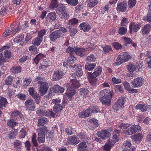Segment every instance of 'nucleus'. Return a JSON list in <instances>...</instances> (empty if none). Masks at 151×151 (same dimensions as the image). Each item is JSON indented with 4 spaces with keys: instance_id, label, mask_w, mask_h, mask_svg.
Instances as JSON below:
<instances>
[{
    "instance_id": "f257e3e1",
    "label": "nucleus",
    "mask_w": 151,
    "mask_h": 151,
    "mask_svg": "<svg viewBox=\"0 0 151 151\" xmlns=\"http://www.w3.org/2000/svg\"><path fill=\"white\" fill-rule=\"evenodd\" d=\"M35 81L40 85L39 88L40 92L42 95H44L48 88V84L44 81L43 78L40 76L36 78Z\"/></svg>"
},
{
    "instance_id": "f03ea898",
    "label": "nucleus",
    "mask_w": 151,
    "mask_h": 151,
    "mask_svg": "<svg viewBox=\"0 0 151 151\" xmlns=\"http://www.w3.org/2000/svg\"><path fill=\"white\" fill-rule=\"evenodd\" d=\"M125 98L124 97L119 98L117 102L113 105V109L114 111H118L121 110L124 107Z\"/></svg>"
},
{
    "instance_id": "7ed1b4c3",
    "label": "nucleus",
    "mask_w": 151,
    "mask_h": 151,
    "mask_svg": "<svg viewBox=\"0 0 151 151\" xmlns=\"http://www.w3.org/2000/svg\"><path fill=\"white\" fill-rule=\"evenodd\" d=\"M52 104H54L53 111L56 113H58L60 111L62 110L63 107L62 105L60 99L59 98L54 99L52 101Z\"/></svg>"
},
{
    "instance_id": "20e7f679",
    "label": "nucleus",
    "mask_w": 151,
    "mask_h": 151,
    "mask_svg": "<svg viewBox=\"0 0 151 151\" xmlns=\"http://www.w3.org/2000/svg\"><path fill=\"white\" fill-rule=\"evenodd\" d=\"M112 128H109L107 129L102 130L97 133L99 137H101L102 140L105 139L110 135V132L113 130Z\"/></svg>"
},
{
    "instance_id": "39448f33",
    "label": "nucleus",
    "mask_w": 151,
    "mask_h": 151,
    "mask_svg": "<svg viewBox=\"0 0 151 151\" xmlns=\"http://www.w3.org/2000/svg\"><path fill=\"white\" fill-rule=\"evenodd\" d=\"M25 104L27 110L30 111L35 110L36 108V105L33 100L28 99L25 101Z\"/></svg>"
},
{
    "instance_id": "423d86ee",
    "label": "nucleus",
    "mask_w": 151,
    "mask_h": 151,
    "mask_svg": "<svg viewBox=\"0 0 151 151\" xmlns=\"http://www.w3.org/2000/svg\"><path fill=\"white\" fill-rule=\"evenodd\" d=\"M144 81V78L141 77L137 78L132 81L131 84L134 88H138L142 85Z\"/></svg>"
},
{
    "instance_id": "0eeeda50",
    "label": "nucleus",
    "mask_w": 151,
    "mask_h": 151,
    "mask_svg": "<svg viewBox=\"0 0 151 151\" xmlns=\"http://www.w3.org/2000/svg\"><path fill=\"white\" fill-rule=\"evenodd\" d=\"M29 92L32 98L35 99L36 103L37 104H39L40 102V97L39 94H37L34 91L33 87H31L29 88Z\"/></svg>"
},
{
    "instance_id": "6e6552de",
    "label": "nucleus",
    "mask_w": 151,
    "mask_h": 151,
    "mask_svg": "<svg viewBox=\"0 0 151 151\" xmlns=\"http://www.w3.org/2000/svg\"><path fill=\"white\" fill-rule=\"evenodd\" d=\"M111 93H110V95H105L101 97L100 99V101L102 104L109 105L111 100Z\"/></svg>"
},
{
    "instance_id": "1a4fd4ad",
    "label": "nucleus",
    "mask_w": 151,
    "mask_h": 151,
    "mask_svg": "<svg viewBox=\"0 0 151 151\" xmlns=\"http://www.w3.org/2000/svg\"><path fill=\"white\" fill-rule=\"evenodd\" d=\"M141 128V127L140 126L134 125L128 129L127 132L128 135H132L135 133L137 131H140Z\"/></svg>"
},
{
    "instance_id": "9d476101",
    "label": "nucleus",
    "mask_w": 151,
    "mask_h": 151,
    "mask_svg": "<svg viewBox=\"0 0 151 151\" xmlns=\"http://www.w3.org/2000/svg\"><path fill=\"white\" fill-rule=\"evenodd\" d=\"M64 75V73L61 70L54 71L52 76V80L53 81H57L61 78Z\"/></svg>"
},
{
    "instance_id": "9b49d317",
    "label": "nucleus",
    "mask_w": 151,
    "mask_h": 151,
    "mask_svg": "<svg viewBox=\"0 0 151 151\" xmlns=\"http://www.w3.org/2000/svg\"><path fill=\"white\" fill-rule=\"evenodd\" d=\"M70 84L68 83L67 85V90L65 95V97L67 96L69 98H71L76 93L74 89L71 87L70 88Z\"/></svg>"
},
{
    "instance_id": "f8f14e48",
    "label": "nucleus",
    "mask_w": 151,
    "mask_h": 151,
    "mask_svg": "<svg viewBox=\"0 0 151 151\" xmlns=\"http://www.w3.org/2000/svg\"><path fill=\"white\" fill-rule=\"evenodd\" d=\"M80 141L78 139L75 135L68 137L67 139L66 144L71 145H76Z\"/></svg>"
},
{
    "instance_id": "ddd939ff",
    "label": "nucleus",
    "mask_w": 151,
    "mask_h": 151,
    "mask_svg": "<svg viewBox=\"0 0 151 151\" xmlns=\"http://www.w3.org/2000/svg\"><path fill=\"white\" fill-rule=\"evenodd\" d=\"M127 6V3L125 1L118 3L116 8V10L118 11L124 12L126 11Z\"/></svg>"
},
{
    "instance_id": "4468645a",
    "label": "nucleus",
    "mask_w": 151,
    "mask_h": 151,
    "mask_svg": "<svg viewBox=\"0 0 151 151\" xmlns=\"http://www.w3.org/2000/svg\"><path fill=\"white\" fill-rule=\"evenodd\" d=\"M127 69L129 72L127 73V76L129 77H133L134 74L133 73L136 69V66L134 65L130 64L127 65Z\"/></svg>"
},
{
    "instance_id": "2eb2a0df",
    "label": "nucleus",
    "mask_w": 151,
    "mask_h": 151,
    "mask_svg": "<svg viewBox=\"0 0 151 151\" xmlns=\"http://www.w3.org/2000/svg\"><path fill=\"white\" fill-rule=\"evenodd\" d=\"M53 91L52 93H62L64 91V88H63L59 86L56 85H54L52 88H50V90Z\"/></svg>"
},
{
    "instance_id": "dca6fc26",
    "label": "nucleus",
    "mask_w": 151,
    "mask_h": 151,
    "mask_svg": "<svg viewBox=\"0 0 151 151\" xmlns=\"http://www.w3.org/2000/svg\"><path fill=\"white\" fill-rule=\"evenodd\" d=\"M13 147L16 151H19L21 150V147L22 145V142L18 140H15L12 143Z\"/></svg>"
},
{
    "instance_id": "f3484780",
    "label": "nucleus",
    "mask_w": 151,
    "mask_h": 151,
    "mask_svg": "<svg viewBox=\"0 0 151 151\" xmlns=\"http://www.w3.org/2000/svg\"><path fill=\"white\" fill-rule=\"evenodd\" d=\"M151 29V25L147 24L142 27L140 32L142 35H145L150 32Z\"/></svg>"
},
{
    "instance_id": "a211bd4d",
    "label": "nucleus",
    "mask_w": 151,
    "mask_h": 151,
    "mask_svg": "<svg viewBox=\"0 0 151 151\" xmlns=\"http://www.w3.org/2000/svg\"><path fill=\"white\" fill-rule=\"evenodd\" d=\"M88 122L90 127V128L91 129H94L98 126L99 124L97 120L95 119H89Z\"/></svg>"
},
{
    "instance_id": "6ab92c4d",
    "label": "nucleus",
    "mask_w": 151,
    "mask_h": 151,
    "mask_svg": "<svg viewBox=\"0 0 151 151\" xmlns=\"http://www.w3.org/2000/svg\"><path fill=\"white\" fill-rule=\"evenodd\" d=\"M67 29L64 27H61L60 29L55 31V34L58 38L62 37L64 35V33L66 32Z\"/></svg>"
},
{
    "instance_id": "aec40b11",
    "label": "nucleus",
    "mask_w": 151,
    "mask_h": 151,
    "mask_svg": "<svg viewBox=\"0 0 151 151\" xmlns=\"http://www.w3.org/2000/svg\"><path fill=\"white\" fill-rule=\"evenodd\" d=\"M135 108L136 109L140 110L142 112H145L150 109V106L147 105L139 104L136 106Z\"/></svg>"
},
{
    "instance_id": "412c9836",
    "label": "nucleus",
    "mask_w": 151,
    "mask_h": 151,
    "mask_svg": "<svg viewBox=\"0 0 151 151\" xmlns=\"http://www.w3.org/2000/svg\"><path fill=\"white\" fill-rule=\"evenodd\" d=\"M140 26L139 24H135L134 23H132L129 26L130 32H131L132 31L137 32L140 28Z\"/></svg>"
},
{
    "instance_id": "4be33fe9",
    "label": "nucleus",
    "mask_w": 151,
    "mask_h": 151,
    "mask_svg": "<svg viewBox=\"0 0 151 151\" xmlns=\"http://www.w3.org/2000/svg\"><path fill=\"white\" fill-rule=\"evenodd\" d=\"M132 144L130 141H127L125 142L122 145L123 149L121 151H129V148H130Z\"/></svg>"
},
{
    "instance_id": "5701e85b",
    "label": "nucleus",
    "mask_w": 151,
    "mask_h": 151,
    "mask_svg": "<svg viewBox=\"0 0 151 151\" xmlns=\"http://www.w3.org/2000/svg\"><path fill=\"white\" fill-rule=\"evenodd\" d=\"M69 84V83H68ZM70 85V87L73 88H77L80 86V84L79 82L75 79H72L70 81V83H69Z\"/></svg>"
},
{
    "instance_id": "b1692460",
    "label": "nucleus",
    "mask_w": 151,
    "mask_h": 151,
    "mask_svg": "<svg viewBox=\"0 0 151 151\" xmlns=\"http://www.w3.org/2000/svg\"><path fill=\"white\" fill-rule=\"evenodd\" d=\"M48 122V119L47 118L42 117H40L38 119L37 126L38 127L44 126Z\"/></svg>"
},
{
    "instance_id": "393cba45",
    "label": "nucleus",
    "mask_w": 151,
    "mask_h": 151,
    "mask_svg": "<svg viewBox=\"0 0 151 151\" xmlns=\"http://www.w3.org/2000/svg\"><path fill=\"white\" fill-rule=\"evenodd\" d=\"M114 145V142L108 140L104 146V150L109 151L111 148Z\"/></svg>"
},
{
    "instance_id": "a878e982",
    "label": "nucleus",
    "mask_w": 151,
    "mask_h": 151,
    "mask_svg": "<svg viewBox=\"0 0 151 151\" xmlns=\"http://www.w3.org/2000/svg\"><path fill=\"white\" fill-rule=\"evenodd\" d=\"M102 70L101 68L99 66L95 69L93 73L90 74V76L93 78H96L101 74Z\"/></svg>"
},
{
    "instance_id": "bb28decb",
    "label": "nucleus",
    "mask_w": 151,
    "mask_h": 151,
    "mask_svg": "<svg viewBox=\"0 0 151 151\" xmlns=\"http://www.w3.org/2000/svg\"><path fill=\"white\" fill-rule=\"evenodd\" d=\"M90 115V111L88 109L82 111L79 114V117L81 118L88 117Z\"/></svg>"
},
{
    "instance_id": "cd10ccee",
    "label": "nucleus",
    "mask_w": 151,
    "mask_h": 151,
    "mask_svg": "<svg viewBox=\"0 0 151 151\" xmlns=\"http://www.w3.org/2000/svg\"><path fill=\"white\" fill-rule=\"evenodd\" d=\"M21 71L22 68L19 66L13 67L10 70L11 72L15 74L19 73Z\"/></svg>"
},
{
    "instance_id": "c85d7f7f",
    "label": "nucleus",
    "mask_w": 151,
    "mask_h": 151,
    "mask_svg": "<svg viewBox=\"0 0 151 151\" xmlns=\"http://www.w3.org/2000/svg\"><path fill=\"white\" fill-rule=\"evenodd\" d=\"M86 50L83 48L76 47L75 53L77 55L81 57H83L85 54Z\"/></svg>"
},
{
    "instance_id": "c756f323",
    "label": "nucleus",
    "mask_w": 151,
    "mask_h": 151,
    "mask_svg": "<svg viewBox=\"0 0 151 151\" xmlns=\"http://www.w3.org/2000/svg\"><path fill=\"white\" fill-rule=\"evenodd\" d=\"M43 39V37L37 36L32 40V43L35 45L38 46L42 42Z\"/></svg>"
},
{
    "instance_id": "7c9ffc66",
    "label": "nucleus",
    "mask_w": 151,
    "mask_h": 151,
    "mask_svg": "<svg viewBox=\"0 0 151 151\" xmlns=\"http://www.w3.org/2000/svg\"><path fill=\"white\" fill-rule=\"evenodd\" d=\"M65 7L63 4H59L56 9V12L60 15L64 13L65 10Z\"/></svg>"
},
{
    "instance_id": "2f4dec72",
    "label": "nucleus",
    "mask_w": 151,
    "mask_h": 151,
    "mask_svg": "<svg viewBox=\"0 0 151 151\" xmlns=\"http://www.w3.org/2000/svg\"><path fill=\"white\" fill-rule=\"evenodd\" d=\"M56 18V15L55 13L54 12H52L48 14L46 18V19L48 21H50L54 20Z\"/></svg>"
},
{
    "instance_id": "473e14b6",
    "label": "nucleus",
    "mask_w": 151,
    "mask_h": 151,
    "mask_svg": "<svg viewBox=\"0 0 151 151\" xmlns=\"http://www.w3.org/2000/svg\"><path fill=\"white\" fill-rule=\"evenodd\" d=\"M87 147L86 142H82L78 145V151H86L87 150Z\"/></svg>"
},
{
    "instance_id": "72a5a7b5",
    "label": "nucleus",
    "mask_w": 151,
    "mask_h": 151,
    "mask_svg": "<svg viewBox=\"0 0 151 151\" xmlns=\"http://www.w3.org/2000/svg\"><path fill=\"white\" fill-rule=\"evenodd\" d=\"M46 57L42 53H39L37 55L34 59V62L36 64H37L39 61L41 60L44 59Z\"/></svg>"
},
{
    "instance_id": "f704fd0d",
    "label": "nucleus",
    "mask_w": 151,
    "mask_h": 151,
    "mask_svg": "<svg viewBox=\"0 0 151 151\" xmlns=\"http://www.w3.org/2000/svg\"><path fill=\"white\" fill-rule=\"evenodd\" d=\"M47 128L45 127H40L38 128L37 130V132L38 134L37 135H45V134L47 132Z\"/></svg>"
},
{
    "instance_id": "c9c22d12",
    "label": "nucleus",
    "mask_w": 151,
    "mask_h": 151,
    "mask_svg": "<svg viewBox=\"0 0 151 151\" xmlns=\"http://www.w3.org/2000/svg\"><path fill=\"white\" fill-rule=\"evenodd\" d=\"M17 132V129H12L9 132L8 137L10 139H14L16 137Z\"/></svg>"
},
{
    "instance_id": "e433bc0d",
    "label": "nucleus",
    "mask_w": 151,
    "mask_h": 151,
    "mask_svg": "<svg viewBox=\"0 0 151 151\" xmlns=\"http://www.w3.org/2000/svg\"><path fill=\"white\" fill-rule=\"evenodd\" d=\"M120 55L124 62L128 61L131 58V56L127 52H123Z\"/></svg>"
},
{
    "instance_id": "4c0bfd02",
    "label": "nucleus",
    "mask_w": 151,
    "mask_h": 151,
    "mask_svg": "<svg viewBox=\"0 0 151 151\" xmlns=\"http://www.w3.org/2000/svg\"><path fill=\"white\" fill-rule=\"evenodd\" d=\"M80 26L81 27V28L84 31H88L91 29V27L90 25H88L86 23L83 22L81 23Z\"/></svg>"
},
{
    "instance_id": "58836bf2",
    "label": "nucleus",
    "mask_w": 151,
    "mask_h": 151,
    "mask_svg": "<svg viewBox=\"0 0 151 151\" xmlns=\"http://www.w3.org/2000/svg\"><path fill=\"white\" fill-rule=\"evenodd\" d=\"M131 137L133 140L136 142H139L142 139V136L141 134L139 133L137 134L132 136Z\"/></svg>"
},
{
    "instance_id": "ea45409f",
    "label": "nucleus",
    "mask_w": 151,
    "mask_h": 151,
    "mask_svg": "<svg viewBox=\"0 0 151 151\" xmlns=\"http://www.w3.org/2000/svg\"><path fill=\"white\" fill-rule=\"evenodd\" d=\"M57 113L53 112L52 110L48 109L46 111H45V116L50 117H55L57 116Z\"/></svg>"
},
{
    "instance_id": "a19ab883",
    "label": "nucleus",
    "mask_w": 151,
    "mask_h": 151,
    "mask_svg": "<svg viewBox=\"0 0 151 151\" xmlns=\"http://www.w3.org/2000/svg\"><path fill=\"white\" fill-rule=\"evenodd\" d=\"M89 92L88 89L84 88L80 89V93L83 98H86Z\"/></svg>"
},
{
    "instance_id": "79ce46f5",
    "label": "nucleus",
    "mask_w": 151,
    "mask_h": 151,
    "mask_svg": "<svg viewBox=\"0 0 151 151\" xmlns=\"http://www.w3.org/2000/svg\"><path fill=\"white\" fill-rule=\"evenodd\" d=\"M124 62L120 55H118L116 61L114 63V65H119Z\"/></svg>"
},
{
    "instance_id": "37998d69",
    "label": "nucleus",
    "mask_w": 151,
    "mask_h": 151,
    "mask_svg": "<svg viewBox=\"0 0 151 151\" xmlns=\"http://www.w3.org/2000/svg\"><path fill=\"white\" fill-rule=\"evenodd\" d=\"M14 79L13 77L11 76H8L6 79L5 82L6 84L7 85H11Z\"/></svg>"
},
{
    "instance_id": "c03bdc74",
    "label": "nucleus",
    "mask_w": 151,
    "mask_h": 151,
    "mask_svg": "<svg viewBox=\"0 0 151 151\" xmlns=\"http://www.w3.org/2000/svg\"><path fill=\"white\" fill-rule=\"evenodd\" d=\"M96 58L95 56L93 55H90L86 58V60L87 62H93L95 61Z\"/></svg>"
},
{
    "instance_id": "a18cd8bd",
    "label": "nucleus",
    "mask_w": 151,
    "mask_h": 151,
    "mask_svg": "<svg viewBox=\"0 0 151 151\" xmlns=\"http://www.w3.org/2000/svg\"><path fill=\"white\" fill-rule=\"evenodd\" d=\"M96 64L95 63H92L91 64H87L85 65V69L88 70H91L94 68Z\"/></svg>"
},
{
    "instance_id": "49530a36",
    "label": "nucleus",
    "mask_w": 151,
    "mask_h": 151,
    "mask_svg": "<svg viewBox=\"0 0 151 151\" xmlns=\"http://www.w3.org/2000/svg\"><path fill=\"white\" fill-rule=\"evenodd\" d=\"M98 3L97 0H89L88 5L90 7H93L97 4Z\"/></svg>"
},
{
    "instance_id": "de8ad7c7",
    "label": "nucleus",
    "mask_w": 151,
    "mask_h": 151,
    "mask_svg": "<svg viewBox=\"0 0 151 151\" xmlns=\"http://www.w3.org/2000/svg\"><path fill=\"white\" fill-rule=\"evenodd\" d=\"M7 103L6 99L5 98L1 97L0 99V108L5 106Z\"/></svg>"
},
{
    "instance_id": "09e8293b",
    "label": "nucleus",
    "mask_w": 151,
    "mask_h": 151,
    "mask_svg": "<svg viewBox=\"0 0 151 151\" xmlns=\"http://www.w3.org/2000/svg\"><path fill=\"white\" fill-rule=\"evenodd\" d=\"M127 32V29L125 27H120L118 30V32L121 35H123L125 34Z\"/></svg>"
},
{
    "instance_id": "8fccbe9b",
    "label": "nucleus",
    "mask_w": 151,
    "mask_h": 151,
    "mask_svg": "<svg viewBox=\"0 0 151 151\" xmlns=\"http://www.w3.org/2000/svg\"><path fill=\"white\" fill-rule=\"evenodd\" d=\"M66 2L72 6H75L78 3V0H66Z\"/></svg>"
},
{
    "instance_id": "3c124183",
    "label": "nucleus",
    "mask_w": 151,
    "mask_h": 151,
    "mask_svg": "<svg viewBox=\"0 0 151 151\" xmlns=\"http://www.w3.org/2000/svg\"><path fill=\"white\" fill-rule=\"evenodd\" d=\"M37 141L39 143H43L45 142V135H38Z\"/></svg>"
},
{
    "instance_id": "603ef678",
    "label": "nucleus",
    "mask_w": 151,
    "mask_h": 151,
    "mask_svg": "<svg viewBox=\"0 0 151 151\" xmlns=\"http://www.w3.org/2000/svg\"><path fill=\"white\" fill-rule=\"evenodd\" d=\"M17 123L13 119H10L8 121L7 125L10 127H14L17 125Z\"/></svg>"
},
{
    "instance_id": "864d4df0",
    "label": "nucleus",
    "mask_w": 151,
    "mask_h": 151,
    "mask_svg": "<svg viewBox=\"0 0 151 151\" xmlns=\"http://www.w3.org/2000/svg\"><path fill=\"white\" fill-rule=\"evenodd\" d=\"M88 109L90 111V114L91 112H98L99 111V109L96 106H91Z\"/></svg>"
},
{
    "instance_id": "5fc2aeb1",
    "label": "nucleus",
    "mask_w": 151,
    "mask_h": 151,
    "mask_svg": "<svg viewBox=\"0 0 151 151\" xmlns=\"http://www.w3.org/2000/svg\"><path fill=\"white\" fill-rule=\"evenodd\" d=\"M76 60V58L72 55H70L67 60L68 63L70 64L74 63V62Z\"/></svg>"
},
{
    "instance_id": "6e6d98bb",
    "label": "nucleus",
    "mask_w": 151,
    "mask_h": 151,
    "mask_svg": "<svg viewBox=\"0 0 151 151\" xmlns=\"http://www.w3.org/2000/svg\"><path fill=\"white\" fill-rule=\"evenodd\" d=\"M90 74L88 75V78L89 79V81L90 83L92 85L96 84V82L97 81V80L95 78H93V77L90 76Z\"/></svg>"
},
{
    "instance_id": "4d7b16f0",
    "label": "nucleus",
    "mask_w": 151,
    "mask_h": 151,
    "mask_svg": "<svg viewBox=\"0 0 151 151\" xmlns=\"http://www.w3.org/2000/svg\"><path fill=\"white\" fill-rule=\"evenodd\" d=\"M113 47L117 50L120 49L122 47V45L117 42H114L112 43Z\"/></svg>"
},
{
    "instance_id": "13d9d810",
    "label": "nucleus",
    "mask_w": 151,
    "mask_h": 151,
    "mask_svg": "<svg viewBox=\"0 0 151 151\" xmlns=\"http://www.w3.org/2000/svg\"><path fill=\"white\" fill-rule=\"evenodd\" d=\"M20 137L21 138H24L26 135V132L24 128H21L19 132Z\"/></svg>"
},
{
    "instance_id": "bf43d9fd",
    "label": "nucleus",
    "mask_w": 151,
    "mask_h": 151,
    "mask_svg": "<svg viewBox=\"0 0 151 151\" xmlns=\"http://www.w3.org/2000/svg\"><path fill=\"white\" fill-rule=\"evenodd\" d=\"M78 20L76 18L72 19L69 20V24L72 25H74L78 23Z\"/></svg>"
},
{
    "instance_id": "052dcab7",
    "label": "nucleus",
    "mask_w": 151,
    "mask_h": 151,
    "mask_svg": "<svg viewBox=\"0 0 151 151\" xmlns=\"http://www.w3.org/2000/svg\"><path fill=\"white\" fill-rule=\"evenodd\" d=\"M49 37L51 41H54L58 38L56 36L55 32H52L49 35Z\"/></svg>"
},
{
    "instance_id": "680f3d73",
    "label": "nucleus",
    "mask_w": 151,
    "mask_h": 151,
    "mask_svg": "<svg viewBox=\"0 0 151 151\" xmlns=\"http://www.w3.org/2000/svg\"><path fill=\"white\" fill-rule=\"evenodd\" d=\"M76 47H68L67 48L66 52L69 53L75 52Z\"/></svg>"
},
{
    "instance_id": "e2e57ef3",
    "label": "nucleus",
    "mask_w": 151,
    "mask_h": 151,
    "mask_svg": "<svg viewBox=\"0 0 151 151\" xmlns=\"http://www.w3.org/2000/svg\"><path fill=\"white\" fill-rule=\"evenodd\" d=\"M31 81V79L25 78L23 81V85L25 86H27L29 85Z\"/></svg>"
},
{
    "instance_id": "0e129e2a",
    "label": "nucleus",
    "mask_w": 151,
    "mask_h": 151,
    "mask_svg": "<svg viewBox=\"0 0 151 151\" xmlns=\"http://www.w3.org/2000/svg\"><path fill=\"white\" fill-rule=\"evenodd\" d=\"M59 5L58 4V2L56 0H53L52 1L50 5V7L51 8H54L58 7Z\"/></svg>"
},
{
    "instance_id": "69168bd1",
    "label": "nucleus",
    "mask_w": 151,
    "mask_h": 151,
    "mask_svg": "<svg viewBox=\"0 0 151 151\" xmlns=\"http://www.w3.org/2000/svg\"><path fill=\"white\" fill-rule=\"evenodd\" d=\"M7 12V9L6 7H3L1 8L0 11V14L2 16H4L6 14Z\"/></svg>"
},
{
    "instance_id": "338daca9",
    "label": "nucleus",
    "mask_w": 151,
    "mask_h": 151,
    "mask_svg": "<svg viewBox=\"0 0 151 151\" xmlns=\"http://www.w3.org/2000/svg\"><path fill=\"white\" fill-rule=\"evenodd\" d=\"M136 3V0H129L128 4L129 7L130 8L134 6Z\"/></svg>"
},
{
    "instance_id": "774afa93",
    "label": "nucleus",
    "mask_w": 151,
    "mask_h": 151,
    "mask_svg": "<svg viewBox=\"0 0 151 151\" xmlns=\"http://www.w3.org/2000/svg\"><path fill=\"white\" fill-rule=\"evenodd\" d=\"M143 20H147L151 24V13L148 14L147 16L144 17H143Z\"/></svg>"
}]
</instances>
